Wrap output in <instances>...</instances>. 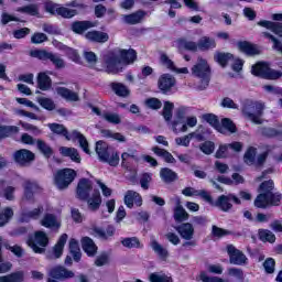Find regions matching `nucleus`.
<instances>
[{
  "mask_svg": "<svg viewBox=\"0 0 282 282\" xmlns=\"http://www.w3.org/2000/svg\"><path fill=\"white\" fill-rule=\"evenodd\" d=\"M138 58V53L133 48H116L105 56L107 74H118L122 72V65H133Z\"/></svg>",
  "mask_w": 282,
  "mask_h": 282,
  "instance_id": "obj_1",
  "label": "nucleus"
},
{
  "mask_svg": "<svg viewBox=\"0 0 282 282\" xmlns=\"http://www.w3.org/2000/svg\"><path fill=\"white\" fill-rule=\"evenodd\" d=\"M84 8L85 4L76 0L66 3L65 7L58 3H54L52 1H46L44 3L45 12H48V14H52L53 17H62V19H74V17L78 14V10H83Z\"/></svg>",
  "mask_w": 282,
  "mask_h": 282,
  "instance_id": "obj_2",
  "label": "nucleus"
},
{
  "mask_svg": "<svg viewBox=\"0 0 282 282\" xmlns=\"http://www.w3.org/2000/svg\"><path fill=\"white\" fill-rule=\"evenodd\" d=\"M48 129L52 131V133L63 135V138H66L67 140H78L80 149H83L84 153L89 155V142L83 133L78 132V130H74L69 135L67 128L59 123H48Z\"/></svg>",
  "mask_w": 282,
  "mask_h": 282,
  "instance_id": "obj_3",
  "label": "nucleus"
},
{
  "mask_svg": "<svg viewBox=\"0 0 282 282\" xmlns=\"http://www.w3.org/2000/svg\"><path fill=\"white\" fill-rule=\"evenodd\" d=\"M265 106L259 101L246 99L242 101V116L253 122V124H263V110Z\"/></svg>",
  "mask_w": 282,
  "mask_h": 282,
  "instance_id": "obj_4",
  "label": "nucleus"
},
{
  "mask_svg": "<svg viewBox=\"0 0 282 282\" xmlns=\"http://www.w3.org/2000/svg\"><path fill=\"white\" fill-rule=\"evenodd\" d=\"M192 75L199 79L196 89L204 91L210 84V65L206 59L199 57L198 62L192 67Z\"/></svg>",
  "mask_w": 282,
  "mask_h": 282,
  "instance_id": "obj_5",
  "label": "nucleus"
},
{
  "mask_svg": "<svg viewBox=\"0 0 282 282\" xmlns=\"http://www.w3.org/2000/svg\"><path fill=\"white\" fill-rule=\"evenodd\" d=\"M100 162H106L109 166H118L120 164V154L104 141H98L95 149Z\"/></svg>",
  "mask_w": 282,
  "mask_h": 282,
  "instance_id": "obj_6",
  "label": "nucleus"
},
{
  "mask_svg": "<svg viewBox=\"0 0 282 282\" xmlns=\"http://www.w3.org/2000/svg\"><path fill=\"white\" fill-rule=\"evenodd\" d=\"M76 171L73 169H62L54 174V184L58 191H65L69 187V184L76 180Z\"/></svg>",
  "mask_w": 282,
  "mask_h": 282,
  "instance_id": "obj_7",
  "label": "nucleus"
},
{
  "mask_svg": "<svg viewBox=\"0 0 282 282\" xmlns=\"http://www.w3.org/2000/svg\"><path fill=\"white\" fill-rule=\"evenodd\" d=\"M282 194L276 193H267L259 194L254 199L256 208H268V206H281Z\"/></svg>",
  "mask_w": 282,
  "mask_h": 282,
  "instance_id": "obj_8",
  "label": "nucleus"
},
{
  "mask_svg": "<svg viewBox=\"0 0 282 282\" xmlns=\"http://www.w3.org/2000/svg\"><path fill=\"white\" fill-rule=\"evenodd\" d=\"M48 243L50 238L44 231H35L34 235L28 240V245L30 246V248L33 250V252H36L37 254H43Z\"/></svg>",
  "mask_w": 282,
  "mask_h": 282,
  "instance_id": "obj_9",
  "label": "nucleus"
},
{
  "mask_svg": "<svg viewBox=\"0 0 282 282\" xmlns=\"http://www.w3.org/2000/svg\"><path fill=\"white\" fill-rule=\"evenodd\" d=\"M251 73L253 76H260V78H267L268 80H278L281 78V70H275L270 68V66L265 63H258L252 66Z\"/></svg>",
  "mask_w": 282,
  "mask_h": 282,
  "instance_id": "obj_10",
  "label": "nucleus"
},
{
  "mask_svg": "<svg viewBox=\"0 0 282 282\" xmlns=\"http://www.w3.org/2000/svg\"><path fill=\"white\" fill-rule=\"evenodd\" d=\"M232 202L234 204H241V199H239V197L235 196V194H228L220 195L217 200L214 202L213 206L219 208L223 213H230V210H232Z\"/></svg>",
  "mask_w": 282,
  "mask_h": 282,
  "instance_id": "obj_11",
  "label": "nucleus"
},
{
  "mask_svg": "<svg viewBox=\"0 0 282 282\" xmlns=\"http://www.w3.org/2000/svg\"><path fill=\"white\" fill-rule=\"evenodd\" d=\"M227 254L231 265H248V257H246L243 251L237 249L234 245L227 246Z\"/></svg>",
  "mask_w": 282,
  "mask_h": 282,
  "instance_id": "obj_12",
  "label": "nucleus"
},
{
  "mask_svg": "<svg viewBox=\"0 0 282 282\" xmlns=\"http://www.w3.org/2000/svg\"><path fill=\"white\" fill-rule=\"evenodd\" d=\"M94 186L91 185V181L89 178H82L77 184V198L83 202L89 199V194L91 193Z\"/></svg>",
  "mask_w": 282,
  "mask_h": 282,
  "instance_id": "obj_13",
  "label": "nucleus"
},
{
  "mask_svg": "<svg viewBox=\"0 0 282 282\" xmlns=\"http://www.w3.org/2000/svg\"><path fill=\"white\" fill-rule=\"evenodd\" d=\"M22 186L24 188L23 199L26 202H34V193H39V191H41L39 183L35 181L25 180Z\"/></svg>",
  "mask_w": 282,
  "mask_h": 282,
  "instance_id": "obj_14",
  "label": "nucleus"
},
{
  "mask_svg": "<svg viewBox=\"0 0 282 282\" xmlns=\"http://www.w3.org/2000/svg\"><path fill=\"white\" fill-rule=\"evenodd\" d=\"M158 85L163 94H167V91L175 87V77L171 74H163L160 76Z\"/></svg>",
  "mask_w": 282,
  "mask_h": 282,
  "instance_id": "obj_15",
  "label": "nucleus"
},
{
  "mask_svg": "<svg viewBox=\"0 0 282 282\" xmlns=\"http://www.w3.org/2000/svg\"><path fill=\"white\" fill-rule=\"evenodd\" d=\"M175 230L185 241H191L195 237V227L191 223H184L175 227Z\"/></svg>",
  "mask_w": 282,
  "mask_h": 282,
  "instance_id": "obj_16",
  "label": "nucleus"
},
{
  "mask_svg": "<svg viewBox=\"0 0 282 282\" xmlns=\"http://www.w3.org/2000/svg\"><path fill=\"white\" fill-rule=\"evenodd\" d=\"M93 235L94 237H98V239H102V241H107L110 237L116 235V228L111 225H109L106 230L100 227H94Z\"/></svg>",
  "mask_w": 282,
  "mask_h": 282,
  "instance_id": "obj_17",
  "label": "nucleus"
},
{
  "mask_svg": "<svg viewBox=\"0 0 282 282\" xmlns=\"http://www.w3.org/2000/svg\"><path fill=\"white\" fill-rule=\"evenodd\" d=\"M41 226H43L44 228H61V220L58 219V217H56V215L54 214H45L42 219L40 220Z\"/></svg>",
  "mask_w": 282,
  "mask_h": 282,
  "instance_id": "obj_18",
  "label": "nucleus"
},
{
  "mask_svg": "<svg viewBox=\"0 0 282 282\" xmlns=\"http://www.w3.org/2000/svg\"><path fill=\"white\" fill-rule=\"evenodd\" d=\"M43 206H39L36 208H34L33 210H29V212H23L20 216V221L22 224H28L30 221H32V219H40L41 216L43 215Z\"/></svg>",
  "mask_w": 282,
  "mask_h": 282,
  "instance_id": "obj_19",
  "label": "nucleus"
},
{
  "mask_svg": "<svg viewBox=\"0 0 282 282\" xmlns=\"http://www.w3.org/2000/svg\"><path fill=\"white\" fill-rule=\"evenodd\" d=\"M14 160L18 164H29V162H34V153L30 150H19L14 153Z\"/></svg>",
  "mask_w": 282,
  "mask_h": 282,
  "instance_id": "obj_20",
  "label": "nucleus"
},
{
  "mask_svg": "<svg viewBox=\"0 0 282 282\" xmlns=\"http://www.w3.org/2000/svg\"><path fill=\"white\" fill-rule=\"evenodd\" d=\"M147 13L142 10L135 11L131 14L122 15L123 23L128 25H138L141 21H144Z\"/></svg>",
  "mask_w": 282,
  "mask_h": 282,
  "instance_id": "obj_21",
  "label": "nucleus"
},
{
  "mask_svg": "<svg viewBox=\"0 0 282 282\" xmlns=\"http://www.w3.org/2000/svg\"><path fill=\"white\" fill-rule=\"evenodd\" d=\"M85 39L93 43H107L109 41V34L102 31H89L85 34Z\"/></svg>",
  "mask_w": 282,
  "mask_h": 282,
  "instance_id": "obj_22",
  "label": "nucleus"
},
{
  "mask_svg": "<svg viewBox=\"0 0 282 282\" xmlns=\"http://www.w3.org/2000/svg\"><path fill=\"white\" fill-rule=\"evenodd\" d=\"M56 91L58 96L64 98V100H67V102H78V100H80L78 93H75L74 90H69V88L58 87L56 88Z\"/></svg>",
  "mask_w": 282,
  "mask_h": 282,
  "instance_id": "obj_23",
  "label": "nucleus"
},
{
  "mask_svg": "<svg viewBox=\"0 0 282 282\" xmlns=\"http://www.w3.org/2000/svg\"><path fill=\"white\" fill-rule=\"evenodd\" d=\"M82 247L88 257H96V253L98 252V246H96V242H94L91 238L84 237L82 239Z\"/></svg>",
  "mask_w": 282,
  "mask_h": 282,
  "instance_id": "obj_24",
  "label": "nucleus"
},
{
  "mask_svg": "<svg viewBox=\"0 0 282 282\" xmlns=\"http://www.w3.org/2000/svg\"><path fill=\"white\" fill-rule=\"evenodd\" d=\"M258 25L260 28H265L267 30H271L273 34H276V36L282 37V23L281 22H272L268 20H261L258 22Z\"/></svg>",
  "mask_w": 282,
  "mask_h": 282,
  "instance_id": "obj_25",
  "label": "nucleus"
},
{
  "mask_svg": "<svg viewBox=\"0 0 282 282\" xmlns=\"http://www.w3.org/2000/svg\"><path fill=\"white\" fill-rule=\"evenodd\" d=\"M133 202L137 206H142V196L138 192L128 191L124 195V204L128 208H133Z\"/></svg>",
  "mask_w": 282,
  "mask_h": 282,
  "instance_id": "obj_26",
  "label": "nucleus"
},
{
  "mask_svg": "<svg viewBox=\"0 0 282 282\" xmlns=\"http://www.w3.org/2000/svg\"><path fill=\"white\" fill-rule=\"evenodd\" d=\"M238 50H240V52H243V54H247V56H257L261 54V51L257 45L246 41L238 43Z\"/></svg>",
  "mask_w": 282,
  "mask_h": 282,
  "instance_id": "obj_27",
  "label": "nucleus"
},
{
  "mask_svg": "<svg viewBox=\"0 0 282 282\" xmlns=\"http://www.w3.org/2000/svg\"><path fill=\"white\" fill-rule=\"evenodd\" d=\"M258 133L264 138H282V126H278L276 128L260 127Z\"/></svg>",
  "mask_w": 282,
  "mask_h": 282,
  "instance_id": "obj_28",
  "label": "nucleus"
},
{
  "mask_svg": "<svg viewBox=\"0 0 282 282\" xmlns=\"http://www.w3.org/2000/svg\"><path fill=\"white\" fill-rule=\"evenodd\" d=\"M37 87L42 91H50L52 89V78L47 73L37 74Z\"/></svg>",
  "mask_w": 282,
  "mask_h": 282,
  "instance_id": "obj_29",
  "label": "nucleus"
},
{
  "mask_svg": "<svg viewBox=\"0 0 282 282\" xmlns=\"http://www.w3.org/2000/svg\"><path fill=\"white\" fill-rule=\"evenodd\" d=\"M216 47L217 42L213 37L203 36L198 40V50L200 52H208V50H215Z\"/></svg>",
  "mask_w": 282,
  "mask_h": 282,
  "instance_id": "obj_30",
  "label": "nucleus"
},
{
  "mask_svg": "<svg viewBox=\"0 0 282 282\" xmlns=\"http://www.w3.org/2000/svg\"><path fill=\"white\" fill-rule=\"evenodd\" d=\"M88 204L89 210H98L100 208V204H102V197L100 196V192L95 189L91 197L88 196L86 199Z\"/></svg>",
  "mask_w": 282,
  "mask_h": 282,
  "instance_id": "obj_31",
  "label": "nucleus"
},
{
  "mask_svg": "<svg viewBox=\"0 0 282 282\" xmlns=\"http://www.w3.org/2000/svg\"><path fill=\"white\" fill-rule=\"evenodd\" d=\"M89 28H96V23L91 21H76L72 24V30L75 34H83V32H86Z\"/></svg>",
  "mask_w": 282,
  "mask_h": 282,
  "instance_id": "obj_32",
  "label": "nucleus"
},
{
  "mask_svg": "<svg viewBox=\"0 0 282 282\" xmlns=\"http://www.w3.org/2000/svg\"><path fill=\"white\" fill-rule=\"evenodd\" d=\"M59 152L64 158H69L73 162L80 164V154L75 148L62 147L59 148Z\"/></svg>",
  "mask_w": 282,
  "mask_h": 282,
  "instance_id": "obj_33",
  "label": "nucleus"
},
{
  "mask_svg": "<svg viewBox=\"0 0 282 282\" xmlns=\"http://www.w3.org/2000/svg\"><path fill=\"white\" fill-rule=\"evenodd\" d=\"M25 281V272L24 271H15L11 274L0 276V282H23Z\"/></svg>",
  "mask_w": 282,
  "mask_h": 282,
  "instance_id": "obj_34",
  "label": "nucleus"
},
{
  "mask_svg": "<svg viewBox=\"0 0 282 282\" xmlns=\"http://www.w3.org/2000/svg\"><path fill=\"white\" fill-rule=\"evenodd\" d=\"M160 177L165 182V184H171L177 180V173L173 172V170L169 167H163L160 171Z\"/></svg>",
  "mask_w": 282,
  "mask_h": 282,
  "instance_id": "obj_35",
  "label": "nucleus"
},
{
  "mask_svg": "<svg viewBox=\"0 0 282 282\" xmlns=\"http://www.w3.org/2000/svg\"><path fill=\"white\" fill-rule=\"evenodd\" d=\"M36 147H37V150L40 151V153H42V155H44V158L50 159V158H52V155H54V150L45 141L39 139L36 141Z\"/></svg>",
  "mask_w": 282,
  "mask_h": 282,
  "instance_id": "obj_36",
  "label": "nucleus"
},
{
  "mask_svg": "<svg viewBox=\"0 0 282 282\" xmlns=\"http://www.w3.org/2000/svg\"><path fill=\"white\" fill-rule=\"evenodd\" d=\"M150 246L153 252H155L160 259H166V257H169V250L164 248V246H162L160 242H158V240H152Z\"/></svg>",
  "mask_w": 282,
  "mask_h": 282,
  "instance_id": "obj_37",
  "label": "nucleus"
},
{
  "mask_svg": "<svg viewBox=\"0 0 282 282\" xmlns=\"http://www.w3.org/2000/svg\"><path fill=\"white\" fill-rule=\"evenodd\" d=\"M203 119L208 122L216 131H219V133H224V127H221V123L219 122V119H217V116L213 113H206L203 116Z\"/></svg>",
  "mask_w": 282,
  "mask_h": 282,
  "instance_id": "obj_38",
  "label": "nucleus"
},
{
  "mask_svg": "<svg viewBox=\"0 0 282 282\" xmlns=\"http://www.w3.org/2000/svg\"><path fill=\"white\" fill-rule=\"evenodd\" d=\"M67 239H68L67 234H63L59 237L57 243L54 247L55 259H61V257L63 256V248H65V243H67Z\"/></svg>",
  "mask_w": 282,
  "mask_h": 282,
  "instance_id": "obj_39",
  "label": "nucleus"
},
{
  "mask_svg": "<svg viewBox=\"0 0 282 282\" xmlns=\"http://www.w3.org/2000/svg\"><path fill=\"white\" fill-rule=\"evenodd\" d=\"M110 87L112 91H115V94L121 98H127V96L130 94L129 88H127V86H124L122 83H112L110 84Z\"/></svg>",
  "mask_w": 282,
  "mask_h": 282,
  "instance_id": "obj_40",
  "label": "nucleus"
},
{
  "mask_svg": "<svg viewBox=\"0 0 282 282\" xmlns=\"http://www.w3.org/2000/svg\"><path fill=\"white\" fill-rule=\"evenodd\" d=\"M50 54H52V52L41 48L31 50L29 52V56H31V58H37V61H48Z\"/></svg>",
  "mask_w": 282,
  "mask_h": 282,
  "instance_id": "obj_41",
  "label": "nucleus"
},
{
  "mask_svg": "<svg viewBox=\"0 0 282 282\" xmlns=\"http://www.w3.org/2000/svg\"><path fill=\"white\" fill-rule=\"evenodd\" d=\"M69 252L74 261L78 263V261H80L82 253H80V247L78 246V241H76V239L69 240Z\"/></svg>",
  "mask_w": 282,
  "mask_h": 282,
  "instance_id": "obj_42",
  "label": "nucleus"
},
{
  "mask_svg": "<svg viewBox=\"0 0 282 282\" xmlns=\"http://www.w3.org/2000/svg\"><path fill=\"white\" fill-rule=\"evenodd\" d=\"M17 12L22 14H30V17H39V4H28L17 8Z\"/></svg>",
  "mask_w": 282,
  "mask_h": 282,
  "instance_id": "obj_43",
  "label": "nucleus"
},
{
  "mask_svg": "<svg viewBox=\"0 0 282 282\" xmlns=\"http://www.w3.org/2000/svg\"><path fill=\"white\" fill-rule=\"evenodd\" d=\"M19 132V127L17 126H1L0 124V140H3V138H10V135H13V133Z\"/></svg>",
  "mask_w": 282,
  "mask_h": 282,
  "instance_id": "obj_44",
  "label": "nucleus"
},
{
  "mask_svg": "<svg viewBox=\"0 0 282 282\" xmlns=\"http://www.w3.org/2000/svg\"><path fill=\"white\" fill-rule=\"evenodd\" d=\"M173 109H175V105H173V102H164L162 116L166 122H171L173 118Z\"/></svg>",
  "mask_w": 282,
  "mask_h": 282,
  "instance_id": "obj_45",
  "label": "nucleus"
},
{
  "mask_svg": "<svg viewBox=\"0 0 282 282\" xmlns=\"http://www.w3.org/2000/svg\"><path fill=\"white\" fill-rule=\"evenodd\" d=\"M178 46L183 50H187V52H197V50H199L198 42L196 43L184 39L178 40Z\"/></svg>",
  "mask_w": 282,
  "mask_h": 282,
  "instance_id": "obj_46",
  "label": "nucleus"
},
{
  "mask_svg": "<svg viewBox=\"0 0 282 282\" xmlns=\"http://www.w3.org/2000/svg\"><path fill=\"white\" fill-rule=\"evenodd\" d=\"M232 54L230 53H215L214 59L216 63H219L221 67H226L228 65V61H231Z\"/></svg>",
  "mask_w": 282,
  "mask_h": 282,
  "instance_id": "obj_47",
  "label": "nucleus"
},
{
  "mask_svg": "<svg viewBox=\"0 0 282 282\" xmlns=\"http://www.w3.org/2000/svg\"><path fill=\"white\" fill-rule=\"evenodd\" d=\"M11 217H14V212L12 208H4L3 212L0 213V228H3V226L9 224Z\"/></svg>",
  "mask_w": 282,
  "mask_h": 282,
  "instance_id": "obj_48",
  "label": "nucleus"
},
{
  "mask_svg": "<svg viewBox=\"0 0 282 282\" xmlns=\"http://www.w3.org/2000/svg\"><path fill=\"white\" fill-rule=\"evenodd\" d=\"M150 282H173V278L165 273L154 272L149 275Z\"/></svg>",
  "mask_w": 282,
  "mask_h": 282,
  "instance_id": "obj_49",
  "label": "nucleus"
},
{
  "mask_svg": "<svg viewBox=\"0 0 282 282\" xmlns=\"http://www.w3.org/2000/svg\"><path fill=\"white\" fill-rule=\"evenodd\" d=\"M259 237L261 241H268L269 243H274L276 241V236L268 229H260Z\"/></svg>",
  "mask_w": 282,
  "mask_h": 282,
  "instance_id": "obj_50",
  "label": "nucleus"
},
{
  "mask_svg": "<svg viewBox=\"0 0 282 282\" xmlns=\"http://www.w3.org/2000/svg\"><path fill=\"white\" fill-rule=\"evenodd\" d=\"M101 135L104 138H112V140H117V142H127V138L122 135L120 132H112L111 130H101Z\"/></svg>",
  "mask_w": 282,
  "mask_h": 282,
  "instance_id": "obj_51",
  "label": "nucleus"
},
{
  "mask_svg": "<svg viewBox=\"0 0 282 282\" xmlns=\"http://www.w3.org/2000/svg\"><path fill=\"white\" fill-rule=\"evenodd\" d=\"M48 61L53 63L57 69H63V67H65V59H63L61 55L56 53L51 52L48 55Z\"/></svg>",
  "mask_w": 282,
  "mask_h": 282,
  "instance_id": "obj_52",
  "label": "nucleus"
},
{
  "mask_svg": "<svg viewBox=\"0 0 282 282\" xmlns=\"http://www.w3.org/2000/svg\"><path fill=\"white\" fill-rule=\"evenodd\" d=\"M174 219L175 221H186L188 219V213H186V209L182 205H178L174 209Z\"/></svg>",
  "mask_w": 282,
  "mask_h": 282,
  "instance_id": "obj_53",
  "label": "nucleus"
},
{
  "mask_svg": "<svg viewBox=\"0 0 282 282\" xmlns=\"http://www.w3.org/2000/svg\"><path fill=\"white\" fill-rule=\"evenodd\" d=\"M121 245L123 248H140V239L137 237L123 238L121 240Z\"/></svg>",
  "mask_w": 282,
  "mask_h": 282,
  "instance_id": "obj_54",
  "label": "nucleus"
},
{
  "mask_svg": "<svg viewBox=\"0 0 282 282\" xmlns=\"http://www.w3.org/2000/svg\"><path fill=\"white\" fill-rule=\"evenodd\" d=\"M272 191H274V181H272V180L264 181L259 186L260 195H265L268 193H272Z\"/></svg>",
  "mask_w": 282,
  "mask_h": 282,
  "instance_id": "obj_55",
  "label": "nucleus"
},
{
  "mask_svg": "<svg viewBox=\"0 0 282 282\" xmlns=\"http://www.w3.org/2000/svg\"><path fill=\"white\" fill-rule=\"evenodd\" d=\"M37 102L43 107V109H47V111H54V109H56V105L50 98L40 97L37 98Z\"/></svg>",
  "mask_w": 282,
  "mask_h": 282,
  "instance_id": "obj_56",
  "label": "nucleus"
},
{
  "mask_svg": "<svg viewBox=\"0 0 282 282\" xmlns=\"http://www.w3.org/2000/svg\"><path fill=\"white\" fill-rule=\"evenodd\" d=\"M220 127H223L221 133H225L226 130L229 131L230 133H237V127L235 126L232 120H230L229 118H224L221 120Z\"/></svg>",
  "mask_w": 282,
  "mask_h": 282,
  "instance_id": "obj_57",
  "label": "nucleus"
},
{
  "mask_svg": "<svg viewBox=\"0 0 282 282\" xmlns=\"http://www.w3.org/2000/svg\"><path fill=\"white\" fill-rule=\"evenodd\" d=\"M262 36L273 42V50H276V52H282V43L281 41H279V39H276L274 35H272L269 32H262Z\"/></svg>",
  "mask_w": 282,
  "mask_h": 282,
  "instance_id": "obj_58",
  "label": "nucleus"
},
{
  "mask_svg": "<svg viewBox=\"0 0 282 282\" xmlns=\"http://www.w3.org/2000/svg\"><path fill=\"white\" fill-rule=\"evenodd\" d=\"M101 118H104V120H107V122H110L111 124H120L121 122L120 115L118 113L104 112L101 115Z\"/></svg>",
  "mask_w": 282,
  "mask_h": 282,
  "instance_id": "obj_59",
  "label": "nucleus"
},
{
  "mask_svg": "<svg viewBox=\"0 0 282 282\" xmlns=\"http://www.w3.org/2000/svg\"><path fill=\"white\" fill-rule=\"evenodd\" d=\"M254 158H257V149L251 147L245 153L243 160L246 164L252 165L254 164Z\"/></svg>",
  "mask_w": 282,
  "mask_h": 282,
  "instance_id": "obj_60",
  "label": "nucleus"
},
{
  "mask_svg": "<svg viewBox=\"0 0 282 282\" xmlns=\"http://www.w3.org/2000/svg\"><path fill=\"white\" fill-rule=\"evenodd\" d=\"M172 129L175 133H186L188 127L182 120L173 121Z\"/></svg>",
  "mask_w": 282,
  "mask_h": 282,
  "instance_id": "obj_61",
  "label": "nucleus"
},
{
  "mask_svg": "<svg viewBox=\"0 0 282 282\" xmlns=\"http://www.w3.org/2000/svg\"><path fill=\"white\" fill-rule=\"evenodd\" d=\"M107 263H109V253L104 251L99 256H97L95 260V265L97 268H102V265H107Z\"/></svg>",
  "mask_w": 282,
  "mask_h": 282,
  "instance_id": "obj_62",
  "label": "nucleus"
},
{
  "mask_svg": "<svg viewBox=\"0 0 282 282\" xmlns=\"http://www.w3.org/2000/svg\"><path fill=\"white\" fill-rule=\"evenodd\" d=\"M199 149L205 153V155H210L215 151V143L212 141H206L199 145Z\"/></svg>",
  "mask_w": 282,
  "mask_h": 282,
  "instance_id": "obj_63",
  "label": "nucleus"
},
{
  "mask_svg": "<svg viewBox=\"0 0 282 282\" xmlns=\"http://www.w3.org/2000/svg\"><path fill=\"white\" fill-rule=\"evenodd\" d=\"M212 235L214 237H217L218 239H221V237H226V236L230 235V231H228L226 229H221V228L214 225L212 227Z\"/></svg>",
  "mask_w": 282,
  "mask_h": 282,
  "instance_id": "obj_64",
  "label": "nucleus"
}]
</instances>
